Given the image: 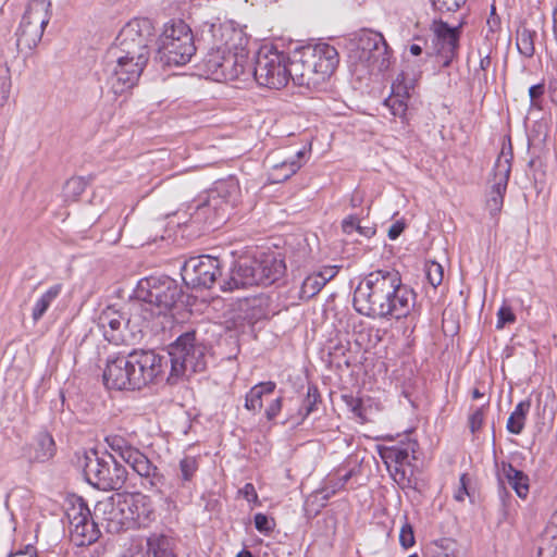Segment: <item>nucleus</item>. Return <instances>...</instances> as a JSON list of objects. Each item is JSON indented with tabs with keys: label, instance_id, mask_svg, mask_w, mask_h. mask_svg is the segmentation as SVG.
Instances as JSON below:
<instances>
[{
	"label": "nucleus",
	"instance_id": "f257e3e1",
	"mask_svg": "<svg viewBox=\"0 0 557 557\" xmlns=\"http://www.w3.org/2000/svg\"><path fill=\"white\" fill-rule=\"evenodd\" d=\"M161 355L154 350H133L107 361L103 382L108 388L117 391L141 389L162 372Z\"/></svg>",
	"mask_w": 557,
	"mask_h": 557
},
{
	"label": "nucleus",
	"instance_id": "f03ea898",
	"mask_svg": "<svg viewBox=\"0 0 557 557\" xmlns=\"http://www.w3.org/2000/svg\"><path fill=\"white\" fill-rule=\"evenodd\" d=\"M338 64V53L329 44L302 46L289 54L293 83L307 90H319Z\"/></svg>",
	"mask_w": 557,
	"mask_h": 557
},
{
	"label": "nucleus",
	"instance_id": "7ed1b4c3",
	"mask_svg": "<svg viewBox=\"0 0 557 557\" xmlns=\"http://www.w3.org/2000/svg\"><path fill=\"white\" fill-rule=\"evenodd\" d=\"M285 273L284 259L274 252L261 253L253 258L243 257L234 262L222 289L232 292L255 285L269 286L283 278Z\"/></svg>",
	"mask_w": 557,
	"mask_h": 557
},
{
	"label": "nucleus",
	"instance_id": "20e7f679",
	"mask_svg": "<svg viewBox=\"0 0 557 557\" xmlns=\"http://www.w3.org/2000/svg\"><path fill=\"white\" fill-rule=\"evenodd\" d=\"M396 270H377L361 278L355 288L352 305L357 312L367 317L386 318L395 308L387 302L389 289L394 286Z\"/></svg>",
	"mask_w": 557,
	"mask_h": 557
},
{
	"label": "nucleus",
	"instance_id": "39448f33",
	"mask_svg": "<svg viewBox=\"0 0 557 557\" xmlns=\"http://www.w3.org/2000/svg\"><path fill=\"white\" fill-rule=\"evenodd\" d=\"M389 48L382 36L369 28L350 34V66L360 79L372 71L384 72L389 67Z\"/></svg>",
	"mask_w": 557,
	"mask_h": 557
},
{
	"label": "nucleus",
	"instance_id": "423d86ee",
	"mask_svg": "<svg viewBox=\"0 0 557 557\" xmlns=\"http://www.w3.org/2000/svg\"><path fill=\"white\" fill-rule=\"evenodd\" d=\"M201 39L210 45L202 63L206 72L218 79L227 49L247 45L248 39L242 29L232 23L205 22L200 27Z\"/></svg>",
	"mask_w": 557,
	"mask_h": 557
},
{
	"label": "nucleus",
	"instance_id": "0eeeda50",
	"mask_svg": "<svg viewBox=\"0 0 557 557\" xmlns=\"http://www.w3.org/2000/svg\"><path fill=\"white\" fill-rule=\"evenodd\" d=\"M104 442L111 451L125 461L141 479V485L145 488L162 493L165 476L128 438L122 434L113 433L107 435Z\"/></svg>",
	"mask_w": 557,
	"mask_h": 557
},
{
	"label": "nucleus",
	"instance_id": "6e6552de",
	"mask_svg": "<svg viewBox=\"0 0 557 557\" xmlns=\"http://www.w3.org/2000/svg\"><path fill=\"white\" fill-rule=\"evenodd\" d=\"M163 358L162 367L171 364L169 380H178L182 376L201 372L206 369L205 347L196 341V332L182 334L170 346L168 357Z\"/></svg>",
	"mask_w": 557,
	"mask_h": 557
},
{
	"label": "nucleus",
	"instance_id": "1a4fd4ad",
	"mask_svg": "<svg viewBox=\"0 0 557 557\" xmlns=\"http://www.w3.org/2000/svg\"><path fill=\"white\" fill-rule=\"evenodd\" d=\"M135 295L145 306V310L153 317L170 311L183 292L176 281L169 276H149L138 282Z\"/></svg>",
	"mask_w": 557,
	"mask_h": 557
},
{
	"label": "nucleus",
	"instance_id": "9d476101",
	"mask_svg": "<svg viewBox=\"0 0 557 557\" xmlns=\"http://www.w3.org/2000/svg\"><path fill=\"white\" fill-rule=\"evenodd\" d=\"M196 52L194 36L189 26L177 21L165 26L159 38L157 60L163 65H184Z\"/></svg>",
	"mask_w": 557,
	"mask_h": 557
},
{
	"label": "nucleus",
	"instance_id": "9b49d317",
	"mask_svg": "<svg viewBox=\"0 0 557 557\" xmlns=\"http://www.w3.org/2000/svg\"><path fill=\"white\" fill-rule=\"evenodd\" d=\"M83 473L90 485L101 491H119L127 479L125 467L115 460L114 455L100 457L95 449L85 453Z\"/></svg>",
	"mask_w": 557,
	"mask_h": 557
},
{
	"label": "nucleus",
	"instance_id": "f8f14e48",
	"mask_svg": "<svg viewBox=\"0 0 557 557\" xmlns=\"http://www.w3.org/2000/svg\"><path fill=\"white\" fill-rule=\"evenodd\" d=\"M104 67L106 86L114 98L133 89L147 65L149 58L114 54L108 51Z\"/></svg>",
	"mask_w": 557,
	"mask_h": 557
},
{
	"label": "nucleus",
	"instance_id": "ddd939ff",
	"mask_svg": "<svg viewBox=\"0 0 557 557\" xmlns=\"http://www.w3.org/2000/svg\"><path fill=\"white\" fill-rule=\"evenodd\" d=\"M259 86L281 89L290 79L289 54L273 47H261L256 55L251 72Z\"/></svg>",
	"mask_w": 557,
	"mask_h": 557
},
{
	"label": "nucleus",
	"instance_id": "4468645a",
	"mask_svg": "<svg viewBox=\"0 0 557 557\" xmlns=\"http://www.w3.org/2000/svg\"><path fill=\"white\" fill-rule=\"evenodd\" d=\"M154 36V26L147 17L133 18L123 26L109 49L114 54L149 58V45Z\"/></svg>",
	"mask_w": 557,
	"mask_h": 557
},
{
	"label": "nucleus",
	"instance_id": "2eb2a0df",
	"mask_svg": "<svg viewBox=\"0 0 557 557\" xmlns=\"http://www.w3.org/2000/svg\"><path fill=\"white\" fill-rule=\"evenodd\" d=\"M50 5L48 0H34L28 4L16 32L18 47L33 49L38 45L50 21Z\"/></svg>",
	"mask_w": 557,
	"mask_h": 557
},
{
	"label": "nucleus",
	"instance_id": "dca6fc26",
	"mask_svg": "<svg viewBox=\"0 0 557 557\" xmlns=\"http://www.w3.org/2000/svg\"><path fill=\"white\" fill-rule=\"evenodd\" d=\"M181 275L191 288H210L221 275V262L211 256L191 257L183 264Z\"/></svg>",
	"mask_w": 557,
	"mask_h": 557
},
{
	"label": "nucleus",
	"instance_id": "f3484780",
	"mask_svg": "<svg viewBox=\"0 0 557 557\" xmlns=\"http://www.w3.org/2000/svg\"><path fill=\"white\" fill-rule=\"evenodd\" d=\"M131 320L112 306L107 307L98 317V326L104 338L114 345H132L140 338V331L128 330Z\"/></svg>",
	"mask_w": 557,
	"mask_h": 557
},
{
	"label": "nucleus",
	"instance_id": "a211bd4d",
	"mask_svg": "<svg viewBox=\"0 0 557 557\" xmlns=\"http://www.w3.org/2000/svg\"><path fill=\"white\" fill-rule=\"evenodd\" d=\"M513 158L512 146L508 138V146L503 145L502 151L494 165V183L491 186L486 199V208L492 216L498 214L503 208L504 197L507 190L511 173V161Z\"/></svg>",
	"mask_w": 557,
	"mask_h": 557
},
{
	"label": "nucleus",
	"instance_id": "6ab92c4d",
	"mask_svg": "<svg viewBox=\"0 0 557 557\" xmlns=\"http://www.w3.org/2000/svg\"><path fill=\"white\" fill-rule=\"evenodd\" d=\"M460 25L451 27L442 20H434L431 29L434 33V48L447 67L458 54Z\"/></svg>",
	"mask_w": 557,
	"mask_h": 557
},
{
	"label": "nucleus",
	"instance_id": "aec40b11",
	"mask_svg": "<svg viewBox=\"0 0 557 557\" xmlns=\"http://www.w3.org/2000/svg\"><path fill=\"white\" fill-rule=\"evenodd\" d=\"M239 195L238 182L233 177L216 182L214 187L208 191V196L211 198L210 206L218 213H223L226 218L237 205Z\"/></svg>",
	"mask_w": 557,
	"mask_h": 557
},
{
	"label": "nucleus",
	"instance_id": "412c9836",
	"mask_svg": "<svg viewBox=\"0 0 557 557\" xmlns=\"http://www.w3.org/2000/svg\"><path fill=\"white\" fill-rule=\"evenodd\" d=\"M250 72L251 62L248 58L246 45H243L238 48L227 49L216 81H234L240 77L246 79Z\"/></svg>",
	"mask_w": 557,
	"mask_h": 557
},
{
	"label": "nucleus",
	"instance_id": "4be33fe9",
	"mask_svg": "<svg viewBox=\"0 0 557 557\" xmlns=\"http://www.w3.org/2000/svg\"><path fill=\"white\" fill-rule=\"evenodd\" d=\"M175 541L166 535L153 534L147 539L146 547L132 544L121 557H176Z\"/></svg>",
	"mask_w": 557,
	"mask_h": 557
},
{
	"label": "nucleus",
	"instance_id": "5701e85b",
	"mask_svg": "<svg viewBox=\"0 0 557 557\" xmlns=\"http://www.w3.org/2000/svg\"><path fill=\"white\" fill-rule=\"evenodd\" d=\"M387 302L395 308L386 313V317H393L397 320L406 318L414 307L416 293L408 285L403 284L401 275L396 270V280L394 286L391 287L387 295Z\"/></svg>",
	"mask_w": 557,
	"mask_h": 557
},
{
	"label": "nucleus",
	"instance_id": "b1692460",
	"mask_svg": "<svg viewBox=\"0 0 557 557\" xmlns=\"http://www.w3.org/2000/svg\"><path fill=\"white\" fill-rule=\"evenodd\" d=\"M305 152L301 150L283 159L277 153L269 154L265 158V163L269 166V181L273 184L287 181L301 168Z\"/></svg>",
	"mask_w": 557,
	"mask_h": 557
},
{
	"label": "nucleus",
	"instance_id": "393cba45",
	"mask_svg": "<svg viewBox=\"0 0 557 557\" xmlns=\"http://www.w3.org/2000/svg\"><path fill=\"white\" fill-rule=\"evenodd\" d=\"M290 405L295 408H289L288 420L294 424H300L310 413L318 410V406L321 403V395L319 389L314 385H308L307 394L302 397L290 398Z\"/></svg>",
	"mask_w": 557,
	"mask_h": 557
},
{
	"label": "nucleus",
	"instance_id": "a878e982",
	"mask_svg": "<svg viewBox=\"0 0 557 557\" xmlns=\"http://www.w3.org/2000/svg\"><path fill=\"white\" fill-rule=\"evenodd\" d=\"M211 205V198L207 195L205 200H198L189 206L190 222L195 224H209L218 227L226 220L223 213H218Z\"/></svg>",
	"mask_w": 557,
	"mask_h": 557
},
{
	"label": "nucleus",
	"instance_id": "bb28decb",
	"mask_svg": "<svg viewBox=\"0 0 557 557\" xmlns=\"http://www.w3.org/2000/svg\"><path fill=\"white\" fill-rule=\"evenodd\" d=\"M55 454V443L53 437L47 432H40L34 438L33 444L27 450L29 462H46Z\"/></svg>",
	"mask_w": 557,
	"mask_h": 557
},
{
	"label": "nucleus",
	"instance_id": "cd10ccee",
	"mask_svg": "<svg viewBox=\"0 0 557 557\" xmlns=\"http://www.w3.org/2000/svg\"><path fill=\"white\" fill-rule=\"evenodd\" d=\"M502 476L507 480L519 497H527L529 493V478L523 471L516 469L510 462L503 461L500 463V472L498 473L500 483Z\"/></svg>",
	"mask_w": 557,
	"mask_h": 557
},
{
	"label": "nucleus",
	"instance_id": "c85d7f7f",
	"mask_svg": "<svg viewBox=\"0 0 557 557\" xmlns=\"http://www.w3.org/2000/svg\"><path fill=\"white\" fill-rule=\"evenodd\" d=\"M63 515L67 522H89V520L95 522L84 498L76 495H72L65 499Z\"/></svg>",
	"mask_w": 557,
	"mask_h": 557
},
{
	"label": "nucleus",
	"instance_id": "c756f323",
	"mask_svg": "<svg viewBox=\"0 0 557 557\" xmlns=\"http://www.w3.org/2000/svg\"><path fill=\"white\" fill-rule=\"evenodd\" d=\"M416 443H407L405 445H395L392 447H387L382 457L386 460V462H394L396 466H410L411 459H416L413 456ZM396 471H398V467H396Z\"/></svg>",
	"mask_w": 557,
	"mask_h": 557
},
{
	"label": "nucleus",
	"instance_id": "7c9ffc66",
	"mask_svg": "<svg viewBox=\"0 0 557 557\" xmlns=\"http://www.w3.org/2000/svg\"><path fill=\"white\" fill-rule=\"evenodd\" d=\"M99 524H73L70 530L71 542L76 546H88L100 537Z\"/></svg>",
	"mask_w": 557,
	"mask_h": 557
},
{
	"label": "nucleus",
	"instance_id": "2f4dec72",
	"mask_svg": "<svg viewBox=\"0 0 557 557\" xmlns=\"http://www.w3.org/2000/svg\"><path fill=\"white\" fill-rule=\"evenodd\" d=\"M275 387L276 384L272 381L262 382L251 387L245 398V408L253 412L260 411L262 408V397L272 394Z\"/></svg>",
	"mask_w": 557,
	"mask_h": 557
},
{
	"label": "nucleus",
	"instance_id": "473e14b6",
	"mask_svg": "<svg viewBox=\"0 0 557 557\" xmlns=\"http://www.w3.org/2000/svg\"><path fill=\"white\" fill-rule=\"evenodd\" d=\"M27 529L24 531L25 537L21 541L18 546L14 548L8 557H38L35 542L37 540V532L39 525L26 524Z\"/></svg>",
	"mask_w": 557,
	"mask_h": 557
},
{
	"label": "nucleus",
	"instance_id": "72a5a7b5",
	"mask_svg": "<svg viewBox=\"0 0 557 557\" xmlns=\"http://www.w3.org/2000/svg\"><path fill=\"white\" fill-rule=\"evenodd\" d=\"M531 408V401L529 399L522 400L515 407L507 420L506 429L509 433L518 435L520 434L525 425L527 414Z\"/></svg>",
	"mask_w": 557,
	"mask_h": 557
},
{
	"label": "nucleus",
	"instance_id": "f704fd0d",
	"mask_svg": "<svg viewBox=\"0 0 557 557\" xmlns=\"http://www.w3.org/2000/svg\"><path fill=\"white\" fill-rule=\"evenodd\" d=\"M333 277V273L326 276L324 273H315L308 275L300 287L299 298L310 299L315 296L322 287Z\"/></svg>",
	"mask_w": 557,
	"mask_h": 557
},
{
	"label": "nucleus",
	"instance_id": "c9c22d12",
	"mask_svg": "<svg viewBox=\"0 0 557 557\" xmlns=\"http://www.w3.org/2000/svg\"><path fill=\"white\" fill-rule=\"evenodd\" d=\"M536 37L535 30H531L527 27H520L517 30V48L518 51L525 58H532L535 53L534 40Z\"/></svg>",
	"mask_w": 557,
	"mask_h": 557
},
{
	"label": "nucleus",
	"instance_id": "e433bc0d",
	"mask_svg": "<svg viewBox=\"0 0 557 557\" xmlns=\"http://www.w3.org/2000/svg\"><path fill=\"white\" fill-rule=\"evenodd\" d=\"M61 284L51 286L35 304L32 312L34 321H38L48 310L52 301L60 295Z\"/></svg>",
	"mask_w": 557,
	"mask_h": 557
},
{
	"label": "nucleus",
	"instance_id": "4c0bfd02",
	"mask_svg": "<svg viewBox=\"0 0 557 557\" xmlns=\"http://www.w3.org/2000/svg\"><path fill=\"white\" fill-rule=\"evenodd\" d=\"M375 232L374 225L370 223L362 225L359 218L350 214V240L361 244V237L370 239Z\"/></svg>",
	"mask_w": 557,
	"mask_h": 557
},
{
	"label": "nucleus",
	"instance_id": "58836bf2",
	"mask_svg": "<svg viewBox=\"0 0 557 557\" xmlns=\"http://www.w3.org/2000/svg\"><path fill=\"white\" fill-rule=\"evenodd\" d=\"M433 557H467L458 544L449 539H443L435 543Z\"/></svg>",
	"mask_w": 557,
	"mask_h": 557
},
{
	"label": "nucleus",
	"instance_id": "ea45409f",
	"mask_svg": "<svg viewBox=\"0 0 557 557\" xmlns=\"http://www.w3.org/2000/svg\"><path fill=\"white\" fill-rule=\"evenodd\" d=\"M86 182L83 177H71L63 187V197L65 201H75L85 191Z\"/></svg>",
	"mask_w": 557,
	"mask_h": 557
},
{
	"label": "nucleus",
	"instance_id": "a19ab883",
	"mask_svg": "<svg viewBox=\"0 0 557 557\" xmlns=\"http://www.w3.org/2000/svg\"><path fill=\"white\" fill-rule=\"evenodd\" d=\"M199 465L198 460L194 456H185L180 461V479L182 481L183 486L186 483H189L196 472L198 471Z\"/></svg>",
	"mask_w": 557,
	"mask_h": 557
},
{
	"label": "nucleus",
	"instance_id": "79ce46f5",
	"mask_svg": "<svg viewBox=\"0 0 557 557\" xmlns=\"http://www.w3.org/2000/svg\"><path fill=\"white\" fill-rule=\"evenodd\" d=\"M425 275L429 281V283L433 287H437L442 284L443 277H444V269L443 267L436 262V261H429L425 263Z\"/></svg>",
	"mask_w": 557,
	"mask_h": 557
},
{
	"label": "nucleus",
	"instance_id": "37998d69",
	"mask_svg": "<svg viewBox=\"0 0 557 557\" xmlns=\"http://www.w3.org/2000/svg\"><path fill=\"white\" fill-rule=\"evenodd\" d=\"M545 94L544 82L532 85L529 88L530 108L541 110L543 108V96Z\"/></svg>",
	"mask_w": 557,
	"mask_h": 557
},
{
	"label": "nucleus",
	"instance_id": "c03bdc74",
	"mask_svg": "<svg viewBox=\"0 0 557 557\" xmlns=\"http://www.w3.org/2000/svg\"><path fill=\"white\" fill-rule=\"evenodd\" d=\"M432 7L435 11L441 13L445 12H456L462 4L466 3V0H430Z\"/></svg>",
	"mask_w": 557,
	"mask_h": 557
},
{
	"label": "nucleus",
	"instance_id": "a18cd8bd",
	"mask_svg": "<svg viewBox=\"0 0 557 557\" xmlns=\"http://www.w3.org/2000/svg\"><path fill=\"white\" fill-rule=\"evenodd\" d=\"M384 104L389 108L391 113L394 116L403 117L406 114L407 111V103L404 99H400L399 97L389 96L385 101Z\"/></svg>",
	"mask_w": 557,
	"mask_h": 557
},
{
	"label": "nucleus",
	"instance_id": "49530a36",
	"mask_svg": "<svg viewBox=\"0 0 557 557\" xmlns=\"http://www.w3.org/2000/svg\"><path fill=\"white\" fill-rule=\"evenodd\" d=\"M237 494L238 497L244 498L250 505L251 509H253V507L259 504L257 491L251 483H246L242 488L238 490Z\"/></svg>",
	"mask_w": 557,
	"mask_h": 557
},
{
	"label": "nucleus",
	"instance_id": "de8ad7c7",
	"mask_svg": "<svg viewBox=\"0 0 557 557\" xmlns=\"http://www.w3.org/2000/svg\"><path fill=\"white\" fill-rule=\"evenodd\" d=\"M485 406L476 408L469 416V429L472 434H475L483 425L484 417H485Z\"/></svg>",
	"mask_w": 557,
	"mask_h": 557
},
{
	"label": "nucleus",
	"instance_id": "09e8293b",
	"mask_svg": "<svg viewBox=\"0 0 557 557\" xmlns=\"http://www.w3.org/2000/svg\"><path fill=\"white\" fill-rule=\"evenodd\" d=\"M399 543L406 549L414 545L416 539L412 524H401L399 532Z\"/></svg>",
	"mask_w": 557,
	"mask_h": 557
},
{
	"label": "nucleus",
	"instance_id": "8fccbe9b",
	"mask_svg": "<svg viewBox=\"0 0 557 557\" xmlns=\"http://www.w3.org/2000/svg\"><path fill=\"white\" fill-rule=\"evenodd\" d=\"M516 315L509 306H502L497 312V329H503L508 323H513Z\"/></svg>",
	"mask_w": 557,
	"mask_h": 557
},
{
	"label": "nucleus",
	"instance_id": "3c124183",
	"mask_svg": "<svg viewBox=\"0 0 557 557\" xmlns=\"http://www.w3.org/2000/svg\"><path fill=\"white\" fill-rule=\"evenodd\" d=\"M350 411L354 413L356 418H358L360 423H364L370 421V418L367 414V410L362 406V401L358 399L355 404L350 398Z\"/></svg>",
	"mask_w": 557,
	"mask_h": 557
},
{
	"label": "nucleus",
	"instance_id": "603ef678",
	"mask_svg": "<svg viewBox=\"0 0 557 557\" xmlns=\"http://www.w3.org/2000/svg\"><path fill=\"white\" fill-rule=\"evenodd\" d=\"M283 408V398L277 397L271 401V404L265 409V417L269 421L274 420Z\"/></svg>",
	"mask_w": 557,
	"mask_h": 557
},
{
	"label": "nucleus",
	"instance_id": "864d4df0",
	"mask_svg": "<svg viewBox=\"0 0 557 557\" xmlns=\"http://www.w3.org/2000/svg\"><path fill=\"white\" fill-rule=\"evenodd\" d=\"M468 475L466 473L461 474L459 482L460 487L458 488L457 493L455 494V498L459 502L463 500L465 495H468L467 484H468Z\"/></svg>",
	"mask_w": 557,
	"mask_h": 557
},
{
	"label": "nucleus",
	"instance_id": "5fc2aeb1",
	"mask_svg": "<svg viewBox=\"0 0 557 557\" xmlns=\"http://www.w3.org/2000/svg\"><path fill=\"white\" fill-rule=\"evenodd\" d=\"M405 230V223L404 222H400V221H397L395 222L388 230V237L389 239H396L400 236V234L404 232Z\"/></svg>",
	"mask_w": 557,
	"mask_h": 557
},
{
	"label": "nucleus",
	"instance_id": "6e6d98bb",
	"mask_svg": "<svg viewBox=\"0 0 557 557\" xmlns=\"http://www.w3.org/2000/svg\"><path fill=\"white\" fill-rule=\"evenodd\" d=\"M9 95L10 84L5 79H2L0 83V106H3L8 101Z\"/></svg>",
	"mask_w": 557,
	"mask_h": 557
},
{
	"label": "nucleus",
	"instance_id": "4d7b16f0",
	"mask_svg": "<svg viewBox=\"0 0 557 557\" xmlns=\"http://www.w3.org/2000/svg\"><path fill=\"white\" fill-rule=\"evenodd\" d=\"M547 90L550 101L557 107V78H552L548 81Z\"/></svg>",
	"mask_w": 557,
	"mask_h": 557
},
{
	"label": "nucleus",
	"instance_id": "13d9d810",
	"mask_svg": "<svg viewBox=\"0 0 557 557\" xmlns=\"http://www.w3.org/2000/svg\"><path fill=\"white\" fill-rule=\"evenodd\" d=\"M354 497L357 498L359 502L363 499L364 503H368V500L370 499V490L367 487H360L354 494Z\"/></svg>",
	"mask_w": 557,
	"mask_h": 557
},
{
	"label": "nucleus",
	"instance_id": "bf43d9fd",
	"mask_svg": "<svg viewBox=\"0 0 557 557\" xmlns=\"http://www.w3.org/2000/svg\"><path fill=\"white\" fill-rule=\"evenodd\" d=\"M255 525H256V529L260 533H262L264 535H270L273 532L276 524H255Z\"/></svg>",
	"mask_w": 557,
	"mask_h": 557
},
{
	"label": "nucleus",
	"instance_id": "052dcab7",
	"mask_svg": "<svg viewBox=\"0 0 557 557\" xmlns=\"http://www.w3.org/2000/svg\"><path fill=\"white\" fill-rule=\"evenodd\" d=\"M480 55H481L480 70L486 71L491 65V57H490V54L482 55L481 53H480Z\"/></svg>",
	"mask_w": 557,
	"mask_h": 557
},
{
	"label": "nucleus",
	"instance_id": "680f3d73",
	"mask_svg": "<svg viewBox=\"0 0 557 557\" xmlns=\"http://www.w3.org/2000/svg\"><path fill=\"white\" fill-rule=\"evenodd\" d=\"M368 334H363L362 332H359L358 336L354 339L355 344L362 348L366 345V341L368 338Z\"/></svg>",
	"mask_w": 557,
	"mask_h": 557
},
{
	"label": "nucleus",
	"instance_id": "e2e57ef3",
	"mask_svg": "<svg viewBox=\"0 0 557 557\" xmlns=\"http://www.w3.org/2000/svg\"><path fill=\"white\" fill-rule=\"evenodd\" d=\"M269 519H271L272 521L274 520L273 517H268L264 513L258 512L255 515L252 522H269Z\"/></svg>",
	"mask_w": 557,
	"mask_h": 557
},
{
	"label": "nucleus",
	"instance_id": "0e129e2a",
	"mask_svg": "<svg viewBox=\"0 0 557 557\" xmlns=\"http://www.w3.org/2000/svg\"><path fill=\"white\" fill-rule=\"evenodd\" d=\"M410 52L413 55H420L422 53V47L413 44L410 46Z\"/></svg>",
	"mask_w": 557,
	"mask_h": 557
},
{
	"label": "nucleus",
	"instance_id": "69168bd1",
	"mask_svg": "<svg viewBox=\"0 0 557 557\" xmlns=\"http://www.w3.org/2000/svg\"><path fill=\"white\" fill-rule=\"evenodd\" d=\"M236 557H252V555L249 550L243 549L236 555Z\"/></svg>",
	"mask_w": 557,
	"mask_h": 557
},
{
	"label": "nucleus",
	"instance_id": "338daca9",
	"mask_svg": "<svg viewBox=\"0 0 557 557\" xmlns=\"http://www.w3.org/2000/svg\"><path fill=\"white\" fill-rule=\"evenodd\" d=\"M165 504H166L168 510H175L176 509V504L174 502L166 499Z\"/></svg>",
	"mask_w": 557,
	"mask_h": 557
},
{
	"label": "nucleus",
	"instance_id": "774afa93",
	"mask_svg": "<svg viewBox=\"0 0 557 557\" xmlns=\"http://www.w3.org/2000/svg\"><path fill=\"white\" fill-rule=\"evenodd\" d=\"M482 396H483V394H482L478 388H474V389H473V392H472V397H473L474 399H478V398H480V397H482Z\"/></svg>",
	"mask_w": 557,
	"mask_h": 557
}]
</instances>
